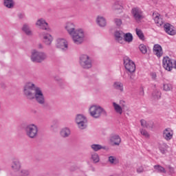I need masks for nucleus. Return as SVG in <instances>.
Masks as SVG:
<instances>
[{"label":"nucleus","mask_w":176,"mask_h":176,"mask_svg":"<svg viewBox=\"0 0 176 176\" xmlns=\"http://www.w3.org/2000/svg\"><path fill=\"white\" fill-rule=\"evenodd\" d=\"M64 29L70 35L75 45H82L85 42V30L80 28L76 29L75 22L72 21H67L64 25Z\"/></svg>","instance_id":"obj_1"},{"label":"nucleus","mask_w":176,"mask_h":176,"mask_svg":"<svg viewBox=\"0 0 176 176\" xmlns=\"http://www.w3.org/2000/svg\"><path fill=\"white\" fill-rule=\"evenodd\" d=\"M23 93L28 100L34 99L41 105H43L45 102L43 91H42L41 87H35V85L32 82L25 84Z\"/></svg>","instance_id":"obj_2"},{"label":"nucleus","mask_w":176,"mask_h":176,"mask_svg":"<svg viewBox=\"0 0 176 176\" xmlns=\"http://www.w3.org/2000/svg\"><path fill=\"white\" fill-rule=\"evenodd\" d=\"M88 112L91 118L93 119H100L102 115H107V111L98 105V104H91L89 107Z\"/></svg>","instance_id":"obj_3"},{"label":"nucleus","mask_w":176,"mask_h":176,"mask_svg":"<svg viewBox=\"0 0 176 176\" xmlns=\"http://www.w3.org/2000/svg\"><path fill=\"white\" fill-rule=\"evenodd\" d=\"M79 64L84 69H90L93 67V59L90 56L82 54L79 57Z\"/></svg>","instance_id":"obj_4"},{"label":"nucleus","mask_w":176,"mask_h":176,"mask_svg":"<svg viewBox=\"0 0 176 176\" xmlns=\"http://www.w3.org/2000/svg\"><path fill=\"white\" fill-rule=\"evenodd\" d=\"M162 67L165 71L171 72L173 69H176V60L168 56H164L162 59Z\"/></svg>","instance_id":"obj_5"},{"label":"nucleus","mask_w":176,"mask_h":176,"mask_svg":"<svg viewBox=\"0 0 176 176\" xmlns=\"http://www.w3.org/2000/svg\"><path fill=\"white\" fill-rule=\"evenodd\" d=\"M47 58V55L43 52H39L36 50L31 51L30 60L33 63H42Z\"/></svg>","instance_id":"obj_6"},{"label":"nucleus","mask_w":176,"mask_h":176,"mask_svg":"<svg viewBox=\"0 0 176 176\" xmlns=\"http://www.w3.org/2000/svg\"><path fill=\"white\" fill-rule=\"evenodd\" d=\"M74 122L80 130H85L87 128V117L84 114L79 113L76 115Z\"/></svg>","instance_id":"obj_7"},{"label":"nucleus","mask_w":176,"mask_h":176,"mask_svg":"<svg viewBox=\"0 0 176 176\" xmlns=\"http://www.w3.org/2000/svg\"><path fill=\"white\" fill-rule=\"evenodd\" d=\"M26 135L29 138H36L38 137V126L34 124H30L25 128Z\"/></svg>","instance_id":"obj_8"},{"label":"nucleus","mask_w":176,"mask_h":176,"mask_svg":"<svg viewBox=\"0 0 176 176\" xmlns=\"http://www.w3.org/2000/svg\"><path fill=\"white\" fill-rule=\"evenodd\" d=\"M56 47L62 52H67L68 49H69V43L67 39L59 38L56 39Z\"/></svg>","instance_id":"obj_9"},{"label":"nucleus","mask_w":176,"mask_h":176,"mask_svg":"<svg viewBox=\"0 0 176 176\" xmlns=\"http://www.w3.org/2000/svg\"><path fill=\"white\" fill-rule=\"evenodd\" d=\"M124 65L126 71L130 74L135 72V63L130 58H124Z\"/></svg>","instance_id":"obj_10"},{"label":"nucleus","mask_w":176,"mask_h":176,"mask_svg":"<svg viewBox=\"0 0 176 176\" xmlns=\"http://www.w3.org/2000/svg\"><path fill=\"white\" fill-rule=\"evenodd\" d=\"M113 108L116 113L122 115L123 113V109L126 108V102L124 100H120V104L113 102Z\"/></svg>","instance_id":"obj_11"},{"label":"nucleus","mask_w":176,"mask_h":176,"mask_svg":"<svg viewBox=\"0 0 176 176\" xmlns=\"http://www.w3.org/2000/svg\"><path fill=\"white\" fill-rule=\"evenodd\" d=\"M36 27L40 28L41 30H44L45 31H50V28H49V23L46 22V20L43 18L38 19L36 22Z\"/></svg>","instance_id":"obj_12"},{"label":"nucleus","mask_w":176,"mask_h":176,"mask_svg":"<svg viewBox=\"0 0 176 176\" xmlns=\"http://www.w3.org/2000/svg\"><path fill=\"white\" fill-rule=\"evenodd\" d=\"M162 137L166 141H171L174 137V130L171 128H166L162 132Z\"/></svg>","instance_id":"obj_13"},{"label":"nucleus","mask_w":176,"mask_h":176,"mask_svg":"<svg viewBox=\"0 0 176 176\" xmlns=\"http://www.w3.org/2000/svg\"><path fill=\"white\" fill-rule=\"evenodd\" d=\"M109 144H111L112 146H119V145H120V143L122 142V139L118 135H111L109 138Z\"/></svg>","instance_id":"obj_14"},{"label":"nucleus","mask_w":176,"mask_h":176,"mask_svg":"<svg viewBox=\"0 0 176 176\" xmlns=\"http://www.w3.org/2000/svg\"><path fill=\"white\" fill-rule=\"evenodd\" d=\"M131 13L136 21H140V20L144 19V16H142V11L138 8H133L131 10Z\"/></svg>","instance_id":"obj_15"},{"label":"nucleus","mask_w":176,"mask_h":176,"mask_svg":"<svg viewBox=\"0 0 176 176\" xmlns=\"http://www.w3.org/2000/svg\"><path fill=\"white\" fill-rule=\"evenodd\" d=\"M164 30L165 32L168 34V35H170L171 36L176 35L175 27L173 26V25L170 23H165L164 25Z\"/></svg>","instance_id":"obj_16"},{"label":"nucleus","mask_w":176,"mask_h":176,"mask_svg":"<svg viewBox=\"0 0 176 176\" xmlns=\"http://www.w3.org/2000/svg\"><path fill=\"white\" fill-rule=\"evenodd\" d=\"M53 36L49 33H44L42 36V41L47 46H50L53 42Z\"/></svg>","instance_id":"obj_17"},{"label":"nucleus","mask_w":176,"mask_h":176,"mask_svg":"<svg viewBox=\"0 0 176 176\" xmlns=\"http://www.w3.org/2000/svg\"><path fill=\"white\" fill-rule=\"evenodd\" d=\"M124 35V32H123V31L117 30L114 32V38L116 39V42L123 45V43H124V40L123 39Z\"/></svg>","instance_id":"obj_18"},{"label":"nucleus","mask_w":176,"mask_h":176,"mask_svg":"<svg viewBox=\"0 0 176 176\" xmlns=\"http://www.w3.org/2000/svg\"><path fill=\"white\" fill-rule=\"evenodd\" d=\"M11 168L12 171L16 173L17 171H20L21 168V163L19 160H13L11 164Z\"/></svg>","instance_id":"obj_19"},{"label":"nucleus","mask_w":176,"mask_h":176,"mask_svg":"<svg viewBox=\"0 0 176 176\" xmlns=\"http://www.w3.org/2000/svg\"><path fill=\"white\" fill-rule=\"evenodd\" d=\"M153 53L157 57H162L163 56V49L162 48V46L159 44L154 45Z\"/></svg>","instance_id":"obj_20"},{"label":"nucleus","mask_w":176,"mask_h":176,"mask_svg":"<svg viewBox=\"0 0 176 176\" xmlns=\"http://www.w3.org/2000/svg\"><path fill=\"white\" fill-rule=\"evenodd\" d=\"M112 86L114 90H118V91H120V93L124 91V85H123V82L120 81H115Z\"/></svg>","instance_id":"obj_21"},{"label":"nucleus","mask_w":176,"mask_h":176,"mask_svg":"<svg viewBox=\"0 0 176 176\" xmlns=\"http://www.w3.org/2000/svg\"><path fill=\"white\" fill-rule=\"evenodd\" d=\"M153 19H154L155 24H157L158 27H161V25H163V19L160 18V14H159L158 12H153Z\"/></svg>","instance_id":"obj_22"},{"label":"nucleus","mask_w":176,"mask_h":176,"mask_svg":"<svg viewBox=\"0 0 176 176\" xmlns=\"http://www.w3.org/2000/svg\"><path fill=\"white\" fill-rule=\"evenodd\" d=\"M96 24H98L99 27L104 28V27L107 26V19L105 17L99 15L96 17Z\"/></svg>","instance_id":"obj_23"},{"label":"nucleus","mask_w":176,"mask_h":176,"mask_svg":"<svg viewBox=\"0 0 176 176\" xmlns=\"http://www.w3.org/2000/svg\"><path fill=\"white\" fill-rule=\"evenodd\" d=\"M60 135L63 138H68L71 135V129L69 127H64L60 131Z\"/></svg>","instance_id":"obj_24"},{"label":"nucleus","mask_w":176,"mask_h":176,"mask_svg":"<svg viewBox=\"0 0 176 176\" xmlns=\"http://www.w3.org/2000/svg\"><path fill=\"white\" fill-rule=\"evenodd\" d=\"M168 148L169 146L166 143L163 142L159 144V150L162 155H166V153H168Z\"/></svg>","instance_id":"obj_25"},{"label":"nucleus","mask_w":176,"mask_h":176,"mask_svg":"<svg viewBox=\"0 0 176 176\" xmlns=\"http://www.w3.org/2000/svg\"><path fill=\"white\" fill-rule=\"evenodd\" d=\"M140 124L142 127H144L145 129H152L153 127V122L149 120H141Z\"/></svg>","instance_id":"obj_26"},{"label":"nucleus","mask_w":176,"mask_h":176,"mask_svg":"<svg viewBox=\"0 0 176 176\" xmlns=\"http://www.w3.org/2000/svg\"><path fill=\"white\" fill-rule=\"evenodd\" d=\"M90 160L95 164H96V163H100V155L96 152L91 153L90 155Z\"/></svg>","instance_id":"obj_27"},{"label":"nucleus","mask_w":176,"mask_h":176,"mask_svg":"<svg viewBox=\"0 0 176 176\" xmlns=\"http://www.w3.org/2000/svg\"><path fill=\"white\" fill-rule=\"evenodd\" d=\"M107 162L111 166H116L117 164H119V160L118 159V157L113 155H110L108 157Z\"/></svg>","instance_id":"obj_28"},{"label":"nucleus","mask_w":176,"mask_h":176,"mask_svg":"<svg viewBox=\"0 0 176 176\" xmlns=\"http://www.w3.org/2000/svg\"><path fill=\"white\" fill-rule=\"evenodd\" d=\"M91 148L94 152H98V151H101V149H107V146H102L101 144H94L91 145Z\"/></svg>","instance_id":"obj_29"},{"label":"nucleus","mask_w":176,"mask_h":176,"mask_svg":"<svg viewBox=\"0 0 176 176\" xmlns=\"http://www.w3.org/2000/svg\"><path fill=\"white\" fill-rule=\"evenodd\" d=\"M126 6L124 5V1H116L113 5V9L117 10H120L124 9Z\"/></svg>","instance_id":"obj_30"},{"label":"nucleus","mask_w":176,"mask_h":176,"mask_svg":"<svg viewBox=\"0 0 176 176\" xmlns=\"http://www.w3.org/2000/svg\"><path fill=\"white\" fill-rule=\"evenodd\" d=\"M124 42L131 43L133 42V34L131 33H124Z\"/></svg>","instance_id":"obj_31"},{"label":"nucleus","mask_w":176,"mask_h":176,"mask_svg":"<svg viewBox=\"0 0 176 176\" xmlns=\"http://www.w3.org/2000/svg\"><path fill=\"white\" fill-rule=\"evenodd\" d=\"M174 87H173V84L170 82H164L162 89L164 91H172Z\"/></svg>","instance_id":"obj_32"},{"label":"nucleus","mask_w":176,"mask_h":176,"mask_svg":"<svg viewBox=\"0 0 176 176\" xmlns=\"http://www.w3.org/2000/svg\"><path fill=\"white\" fill-rule=\"evenodd\" d=\"M22 31L26 34V35H32V31L30 29V25L25 24L22 28Z\"/></svg>","instance_id":"obj_33"},{"label":"nucleus","mask_w":176,"mask_h":176,"mask_svg":"<svg viewBox=\"0 0 176 176\" xmlns=\"http://www.w3.org/2000/svg\"><path fill=\"white\" fill-rule=\"evenodd\" d=\"M4 6L8 9H12L14 6V1L13 0H4Z\"/></svg>","instance_id":"obj_34"},{"label":"nucleus","mask_w":176,"mask_h":176,"mask_svg":"<svg viewBox=\"0 0 176 176\" xmlns=\"http://www.w3.org/2000/svg\"><path fill=\"white\" fill-rule=\"evenodd\" d=\"M154 169H155V171H156L157 173L166 174V169L160 165L154 166Z\"/></svg>","instance_id":"obj_35"},{"label":"nucleus","mask_w":176,"mask_h":176,"mask_svg":"<svg viewBox=\"0 0 176 176\" xmlns=\"http://www.w3.org/2000/svg\"><path fill=\"white\" fill-rule=\"evenodd\" d=\"M135 32L136 35L138 36L139 38L141 39V41H144V39H145V36H144V33L142 32V30H141V29L136 28Z\"/></svg>","instance_id":"obj_36"},{"label":"nucleus","mask_w":176,"mask_h":176,"mask_svg":"<svg viewBox=\"0 0 176 176\" xmlns=\"http://www.w3.org/2000/svg\"><path fill=\"white\" fill-rule=\"evenodd\" d=\"M139 49L142 54H146V53L148 52V47L144 44H140L139 45Z\"/></svg>","instance_id":"obj_37"},{"label":"nucleus","mask_w":176,"mask_h":176,"mask_svg":"<svg viewBox=\"0 0 176 176\" xmlns=\"http://www.w3.org/2000/svg\"><path fill=\"white\" fill-rule=\"evenodd\" d=\"M160 97H162V92L160 91H154L153 93V98L154 100H160Z\"/></svg>","instance_id":"obj_38"},{"label":"nucleus","mask_w":176,"mask_h":176,"mask_svg":"<svg viewBox=\"0 0 176 176\" xmlns=\"http://www.w3.org/2000/svg\"><path fill=\"white\" fill-rule=\"evenodd\" d=\"M140 133L145 138H149L151 137V135H149V133L147 132V131L144 129H140Z\"/></svg>","instance_id":"obj_39"},{"label":"nucleus","mask_w":176,"mask_h":176,"mask_svg":"<svg viewBox=\"0 0 176 176\" xmlns=\"http://www.w3.org/2000/svg\"><path fill=\"white\" fill-rule=\"evenodd\" d=\"M20 174L21 176H28L30 175V170L28 169H22L20 171Z\"/></svg>","instance_id":"obj_40"},{"label":"nucleus","mask_w":176,"mask_h":176,"mask_svg":"<svg viewBox=\"0 0 176 176\" xmlns=\"http://www.w3.org/2000/svg\"><path fill=\"white\" fill-rule=\"evenodd\" d=\"M114 23L117 27H120L122 25V19L116 18L114 19Z\"/></svg>","instance_id":"obj_41"},{"label":"nucleus","mask_w":176,"mask_h":176,"mask_svg":"<svg viewBox=\"0 0 176 176\" xmlns=\"http://www.w3.org/2000/svg\"><path fill=\"white\" fill-rule=\"evenodd\" d=\"M136 171L138 174H141V173H144V166H142V165L138 166L136 168Z\"/></svg>","instance_id":"obj_42"},{"label":"nucleus","mask_w":176,"mask_h":176,"mask_svg":"<svg viewBox=\"0 0 176 176\" xmlns=\"http://www.w3.org/2000/svg\"><path fill=\"white\" fill-rule=\"evenodd\" d=\"M151 76L152 78V79H153V80H156L157 78V75L156 73H151Z\"/></svg>","instance_id":"obj_43"},{"label":"nucleus","mask_w":176,"mask_h":176,"mask_svg":"<svg viewBox=\"0 0 176 176\" xmlns=\"http://www.w3.org/2000/svg\"><path fill=\"white\" fill-rule=\"evenodd\" d=\"M168 170H169L170 174H174V168L171 166H168Z\"/></svg>","instance_id":"obj_44"},{"label":"nucleus","mask_w":176,"mask_h":176,"mask_svg":"<svg viewBox=\"0 0 176 176\" xmlns=\"http://www.w3.org/2000/svg\"><path fill=\"white\" fill-rule=\"evenodd\" d=\"M38 49H43V45H42V44H38Z\"/></svg>","instance_id":"obj_45"},{"label":"nucleus","mask_w":176,"mask_h":176,"mask_svg":"<svg viewBox=\"0 0 176 176\" xmlns=\"http://www.w3.org/2000/svg\"><path fill=\"white\" fill-rule=\"evenodd\" d=\"M140 96H144V90L142 89V91H140Z\"/></svg>","instance_id":"obj_46"},{"label":"nucleus","mask_w":176,"mask_h":176,"mask_svg":"<svg viewBox=\"0 0 176 176\" xmlns=\"http://www.w3.org/2000/svg\"><path fill=\"white\" fill-rule=\"evenodd\" d=\"M19 19H23L24 17V15H19Z\"/></svg>","instance_id":"obj_47"},{"label":"nucleus","mask_w":176,"mask_h":176,"mask_svg":"<svg viewBox=\"0 0 176 176\" xmlns=\"http://www.w3.org/2000/svg\"><path fill=\"white\" fill-rule=\"evenodd\" d=\"M0 171H1V168H0Z\"/></svg>","instance_id":"obj_48"}]
</instances>
